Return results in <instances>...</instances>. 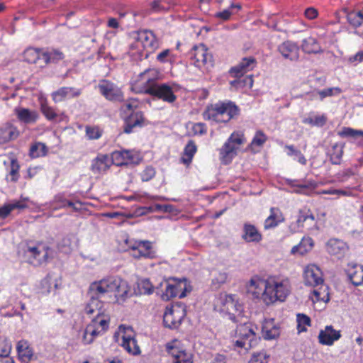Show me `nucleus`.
<instances>
[{
	"instance_id": "nucleus-1",
	"label": "nucleus",
	"mask_w": 363,
	"mask_h": 363,
	"mask_svg": "<svg viewBox=\"0 0 363 363\" xmlns=\"http://www.w3.org/2000/svg\"><path fill=\"white\" fill-rule=\"evenodd\" d=\"M247 290L253 298H262L267 305H269L277 301H284L290 294L291 284L288 279L269 277L264 279L255 276L247 284Z\"/></svg>"
},
{
	"instance_id": "nucleus-2",
	"label": "nucleus",
	"mask_w": 363,
	"mask_h": 363,
	"mask_svg": "<svg viewBox=\"0 0 363 363\" xmlns=\"http://www.w3.org/2000/svg\"><path fill=\"white\" fill-rule=\"evenodd\" d=\"M238 114V106L232 102H228L208 106L203 113V116L205 120L216 123H227Z\"/></svg>"
},
{
	"instance_id": "nucleus-3",
	"label": "nucleus",
	"mask_w": 363,
	"mask_h": 363,
	"mask_svg": "<svg viewBox=\"0 0 363 363\" xmlns=\"http://www.w3.org/2000/svg\"><path fill=\"white\" fill-rule=\"evenodd\" d=\"M143 92L169 104L174 103L177 99L172 86L164 83L159 84L155 78L150 77L146 79Z\"/></svg>"
},
{
	"instance_id": "nucleus-4",
	"label": "nucleus",
	"mask_w": 363,
	"mask_h": 363,
	"mask_svg": "<svg viewBox=\"0 0 363 363\" xmlns=\"http://www.w3.org/2000/svg\"><path fill=\"white\" fill-rule=\"evenodd\" d=\"M235 333L238 337L234 344L235 347L243 348L245 351H248L257 344L259 338L248 324L238 325Z\"/></svg>"
},
{
	"instance_id": "nucleus-5",
	"label": "nucleus",
	"mask_w": 363,
	"mask_h": 363,
	"mask_svg": "<svg viewBox=\"0 0 363 363\" xmlns=\"http://www.w3.org/2000/svg\"><path fill=\"white\" fill-rule=\"evenodd\" d=\"M245 141L242 133L234 132L220 150V160L225 164L230 163L237 155L239 146Z\"/></svg>"
},
{
	"instance_id": "nucleus-6",
	"label": "nucleus",
	"mask_w": 363,
	"mask_h": 363,
	"mask_svg": "<svg viewBox=\"0 0 363 363\" xmlns=\"http://www.w3.org/2000/svg\"><path fill=\"white\" fill-rule=\"evenodd\" d=\"M164 285L165 291L162 293L161 297L164 301H169L172 298L179 297L183 298L186 296L187 286L186 280L174 281L173 283H169L166 281L160 284V287Z\"/></svg>"
},
{
	"instance_id": "nucleus-7",
	"label": "nucleus",
	"mask_w": 363,
	"mask_h": 363,
	"mask_svg": "<svg viewBox=\"0 0 363 363\" xmlns=\"http://www.w3.org/2000/svg\"><path fill=\"white\" fill-rule=\"evenodd\" d=\"M186 315L184 308L179 306L167 308L163 315V323L165 327L177 328Z\"/></svg>"
},
{
	"instance_id": "nucleus-8",
	"label": "nucleus",
	"mask_w": 363,
	"mask_h": 363,
	"mask_svg": "<svg viewBox=\"0 0 363 363\" xmlns=\"http://www.w3.org/2000/svg\"><path fill=\"white\" fill-rule=\"evenodd\" d=\"M235 297V295L228 294L225 295L221 300V311L227 313L229 316V319L233 322H237V316L239 315L242 311V306L238 303Z\"/></svg>"
},
{
	"instance_id": "nucleus-9",
	"label": "nucleus",
	"mask_w": 363,
	"mask_h": 363,
	"mask_svg": "<svg viewBox=\"0 0 363 363\" xmlns=\"http://www.w3.org/2000/svg\"><path fill=\"white\" fill-rule=\"evenodd\" d=\"M118 279L119 277H108L99 282L92 283L89 286L91 288V293L102 296L106 293L114 292L116 289Z\"/></svg>"
},
{
	"instance_id": "nucleus-10",
	"label": "nucleus",
	"mask_w": 363,
	"mask_h": 363,
	"mask_svg": "<svg viewBox=\"0 0 363 363\" xmlns=\"http://www.w3.org/2000/svg\"><path fill=\"white\" fill-rule=\"evenodd\" d=\"M101 94L108 100L122 101L123 95L121 90L108 81H102L98 86Z\"/></svg>"
},
{
	"instance_id": "nucleus-11",
	"label": "nucleus",
	"mask_w": 363,
	"mask_h": 363,
	"mask_svg": "<svg viewBox=\"0 0 363 363\" xmlns=\"http://www.w3.org/2000/svg\"><path fill=\"white\" fill-rule=\"evenodd\" d=\"M192 57L194 59V65L199 68L203 66H213V57L208 53V49L203 44L194 48Z\"/></svg>"
},
{
	"instance_id": "nucleus-12",
	"label": "nucleus",
	"mask_w": 363,
	"mask_h": 363,
	"mask_svg": "<svg viewBox=\"0 0 363 363\" xmlns=\"http://www.w3.org/2000/svg\"><path fill=\"white\" fill-rule=\"evenodd\" d=\"M87 295L89 297V301L85 306V313L87 315H94V317L95 315L105 313L104 310L103 309L104 303L99 300L101 296L99 294H92L91 293L90 287L89 289Z\"/></svg>"
},
{
	"instance_id": "nucleus-13",
	"label": "nucleus",
	"mask_w": 363,
	"mask_h": 363,
	"mask_svg": "<svg viewBox=\"0 0 363 363\" xmlns=\"http://www.w3.org/2000/svg\"><path fill=\"white\" fill-rule=\"evenodd\" d=\"M135 38L138 44L140 43L144 49H147L148 52H153L158 47V42L152 32L143 30L137 33Z\"/></svg>"
},
{
	"instance_id": "nucleus-14",
	"label": "nucleus",
	"mask_w": 363,
	"mask_h": 363,
	"mask_svg": "<svg viewBox=\"0 0 363 363\" xmlns=\"http://www.w3.org/2000/svg\"><path fill=\"white\" fill-rule=\"evenodd\" d=\"M304 283L311 286H317L323 283L322 273L320 269L315 265L306 267L304 271Z\"/></svg>"
},
{
	"instance_id": "nucleus-15",
	"label": "nucleus",
	"mask_w": 363,
	"mask_h": 363,
	"mask_svg": "<svg viewBox=\"0 0 363 363\" xmlns=\"http://www.w3.org/2000/svg\"><path fill=\"white\" fill-rule=\"evenodd\" d=\"M167 350L174 357L173 363H193L192 354L176 345L168 344Z\"/></svg>"
},
{
	"instance_id": "nucleus-16",
	"label": "nucleus",
	"mask_w": 363,
	"mask_h": 363,
	"mask_svg": "<svg viewBox=\"0 0 363 363\" xmlns=\"http://www.w3.org/2000/svg\"><path fill=\"white\" fill-rule=\"evenodd\" d=\"M256 65V60L253 57H245L242 61L235 67H233L230 73L235 77H240L245 73L252 70Z\"/></svg>"
},
{
	"instance_id": "nucleus-17",
	"label": "nucleus",
	"mask_w": 363,
	"mask_h": 363,
	"mask_svg": "<svg viewBox=\"0 0 363 363\" xmlns=\"http://www.w3.org/2000/svg\"><path fill=\"white\" fill-rule=\"evenodd\" d=\"M278 50L285 59L296 61L299 57V48L293 42H284L279 46Z\"/></svg>"
},
{
	"instance_id": "nucleus-18",
	"label": "nucleus",
	"mask_w": 363,
	"mask_h": 363,
	"mask_svg": "<svg viewBox=\"0 0 363 363\" xmlns=\"http://www.w3.org/2000/svg\"><path fill=\"white\" fill-rule=\"evenodd\" d=\"M340 337V331L334 330L331 325H328L325 328V330H320L318 340L319 342L322 345H332Z\"/></svg>"
},
{
	"instance_id": "nucleus-19",
	"label": "nucleus",
	"mask_w": 363,
	"mask_h": 363,
	"mask_svg": "<svg viewBox=\"0 0 363 363\" xmlns=\"http://www.w3.org/2000/svg\"><path fill=\"white\" fill-rule=\"evenodd\" d=\"M128 331L130 333L133 332L130 328L127 329V331L125 332V335L122 337L121 346L130 354L133 355L139 354L140 350L137 340L131 334H128Z\"/></svg>"
},
{
	"instance_id": "nucleus-20",
	"label": "nucleus",
	"mask_w": 363,
	"mask_h": 363,
	"mask_svg": "<svg viewBox=\"0 0 363 363\" xmlns=\"http://www.w3.org/2000/svg\"><path fill=\"white\" fill-rule=\"evenodd\" d=\"M50 250L49 247L38 245V246H28L26 253L36 259L39 263H42L43 262H47Z\"/></svg>"
},
{
	"instance_id": "nucleus-21",
	"label": "nucleus",
	"mask_w": 363,
	"mask_h": 363,
	"mask_svg": "<svg viewBox=\"0 0 363 363\" xmlns=\"http://www.w3.org/2000/svg\"><path fill=\"white\" fill-rule=\"evenodd\" d=\"M80 94V90L76 89L73 87H62L56 91H54L52 96L53 101L55 103H58L66 99L78 96Z\"/></svg>"
},
{
	"instance_id": "nucleus-22",
	"label": "nucleus",
	"mask_w": 363,
	"mask_h": 363,
	"mask_svg": "<svg viewBox=\"0 0 363 363\" xmlns=\"http://www.w3.org/2000/svg\"><path fill=\"white\" fill-rule=\"evenodd\" d=\"M262 335L266 340H273L280 335V328L274 323V319L265 320L262 325Z\"/></svg>"
},
{
	"instance_id": "nucleus-23",
	"label": "nucleus",
	"mask_w": 363,
	"mask_h": 363,
	"mask_svg": "<svg viewBox=\"0 0 363 363\" xmlns=\"http://www.w3.org/2000/svg\"><path fill=\"white\" fill-rule=\"evenodd\" d=\"M347 250L345 242L338 239H330L327 243V251L328 253L340 257Z\"/></svg>"
},
{
	"instance_id": "nucleus-24",
	"label": "nucleus",
	"mask_w": 363,
	"mask_h": 363,
	"mask_svg": "<svg viewBox=\"0 0 363 363\" xmlns=\"http://www.w3.org/2000/svg\"><path fill=\"white\" fill-rule=\"evenodd\" d=\"M284 220L281 211L278 208H271L270 215L265 220L264 227L265 229L273 228Z\"/></svg>"
},
{
	"instance_id": "nucleus-25",
	"label": "nucleus",
	"mask_w": 363,
	"mask_h": 363,
	"mask_svg": "<svg viewBox=\"0 0 363 363\" xmlns=\"http://www.w3.org/2000/svg\"><path fill=\"white\" fill-rule=\"evenodd\" d=\"M144 122V118L142 112L137 111L130 114L125 121L123 132L125 133H130L133 128L137 126L141 127Z\"/></svg>"
},
{
	"instance_id": "nucleus-26",
	"label": "nucleus",
	"mask_w": 363,
	"mask_h": 363,
	"mask_svg": "<svg viewBox=\"0 0 363 363\" xmlns=\"http://www.w3.org/2000/svg\"><path fill=\"white\" fill-rule=\"evenodd\" d=\"M23 60L28 63L35 64L40 67L41 61L43 60V52L38 49L29 48L23 52Z\"/></svg>"
},
{
	"instance_id": "nucleus-27",
	"label": "nucleus",
	"mask_w": 363,
	"mask_h": 363,
	"mask_svg": "<svg viewBox=\"0 0 363 363\" xmlns=\"http://www.w3.org/2000/svg\"><path fill=\"white\" fill-rule=\"evenodd\" d=\"M19 135V132L16 127L11 124H6L0 128V144H4L9 140H14Z\"/></svg>"
},
{
	"instance_id": "nucleus-28",
	"label": "nucleus",
	"mask_w": 363,
	"mask_h": 363,
	"mask_svg": "<svg viewBox=\"0 0 363 363\" xmlns=\"http://www.w3.org/2000/svg\"><path fill=\"white\" fill-rule=\"evenodd\" d=\"M352 268L347 271L350 280L354 286L363 284V266L356 264H351Z\"/></svg>"
},
{
	"instance_id": "nucleus-29",
	"label": "nucleus",
	"mask_w": 363,
	"mask_h": 363,
	"mask_svg": "<svg viewBox=\"0 0 363 363\" xmlns=\"http://www.w3.org/2000/svg\"><path fill=\"white\" fill-rule=\"evenodd\" d=\"M15 113L19 121L27 124L35 123L38 117L37 112L26 108H16Z\"/></svg>"
},
{
	"instance_id": "nucleus-30",
	"label": "nucleus",
	"mask_w": 363,
	"mask_h": 363,
	"mask_svg": "<svg viewBox=\"0 0 363 363\" xmlns=\"http://www.w3.org/2000/svg\"><path fill=\"white\" fill-rule=\"evenodd\" d=\"M62 52L58 50H52L43 52V60L41 61L40 68L45 67L49 63H57L64 58Z\"/></svg>"
},
{
	"instance_id": "nucleus-31",
	"label": "nucleus",
	"mask_w": 363,
	"mask_h": 363,
	"mask_svg": "<svg viewBox=\"0 0 363 363\" xmlns=\"http://www.w3.org/2000/svg\"><path fill=\"white\" fill-rule=\"evenodd\" d=\"M151 249V242L148 241H140L131 247L132 255L135 258L148 257Z\"/></svg>"
},
{
	"instance_id": "nucleus-32",
	"label": "nucleus",
	"mask_w": 363,
	"mask_h": 363,
	"mask_svg": "<svg viewBox=\"0 0 363 363\" xmlns=\"http://www.w3.org/2000/svg\"><path fill=\"white\" fill-rule=\"evenodd\" d=\"M17 352L19 359L24 362H28L33 356L32 349L29 347L27 341L21 340L17 344Z\"/></svg>"
},
{
	"instance_id": "nucleus-33",
	"label": "nucleus",
	"mask_w": 363,
	"mask_h": 363,
	"mask_svg": "<svg viewBox=\"0 0 363 363\" xmlns=\"http://www.w3.org/2000/svg\"><path fill=\"white\" fill-rule=\"evenodd\" d=\"M243 230L244 233L242 237L247 242H258L262 240V235L255 225L245 224Z\"/></svg>"
},
{
	"instance_id": "nucleus-34",
	"label": "nucleus",
	"mask_w": 363,
	"mask_h": 363,
	"mask_svg": "<svg viewBox=\"0 0 363 363\" xmlns=\"http://www.w3.org/2000/svg\"><path fill=\"white\" fill-rule=\"evenodd\" d=\"M301 48L303 52L306 53H318L322 52L321 48L318 40L313 38L308 37L302 41Z\"/></svg>"
},
{
	"instance_id": "nucleus-35",
	"label": "nucleus",
	"mask_w": 363,
	"mask_h": 363,
	"mask_svg": "<svg viewBox=\"0 0 363 363\" xmlns=\"http://www.w3.org/2000/svg\"><path fill=\"white\" fill-rule=\"evenodd\" d=\"M109 322L110 318L108 315L104 313L95 315L89 325H92L93 326L94 325V328L104 333L108 328Z\"/></svg>"
},
{
	"instance_id": "nucleus-36",
	"label": "nucleus",
	"mask_w": 363,
	"mask_h": 363,
	"mask_svg": "<svg viewBox=\"0 0 363 363\" xmlns=\"http://www.w3.org/2000/svg\"><path fill=\"white\" fill-rule=\"evenodd\" d=\"M289 184L291 186H294L296 188V189L294 190V192L297 194H309L311 191L315 189L316 187V184L314 182L309 181V182H305L301 184H298L295 181H290Z\"/></svg>"
},
{
	"instance_id": "nucleus-37",
	"label": "nucleus",
	"mask_w": 363,
	"mask_h": 363,
	"mask_svg": "<svg viewBox=\"0 0 363 363\" xmlns=\"http://www.w3.org/2000/svg\"><path fill=\"white\" fill-rule=\"evenodd\" d=\"M313 243L311 238H303L299 243V245H296L292 247L291 252V254L298 253L301 255H304L309 250H311L313 247Z\"/></svg>"
},
{
	"instance_id": "nucleus-38",
	"label": "nucleus",
	"mask_w": 363,
	"mask_h": 363,
	"mask_svg": "<svg viewBox=\"0 0 363 363\" xmlns=\"http://www.w3.org/2000/svg\"><path fill=\"white\" fill-rule=\"evenodd\" d=\"M310 220V224H313L315 218L312 212L307 208L301 209L298 212L297 223L298 226H305L306 221Z\"/></svg>"
},
{
	"instance_id": "nucleus-39",
	"label": "nucleus",
	"mask_w": 363,
	"mask_h": 363,
	"mask_svg": "<svg viewBox=\"0 0 363 363\" xmlns=\"http://www.w3.org/2000/svg\"><path fill=\"white\" fill-rule=\"evenodd\" d=\"M26 207L25 203H23L20 201H16L12 203H9L3 206L0 208V218H5L7 217L9 213L15 208L23 209Z\"/></svg>"
},
{
	"instance_id": "nucleus-40",
	"label": "nucleus",
	"mask_w": 363,
	"mask_h": 363,
	"mask_svg": "<svg viewBox=\"0 0 363 363\" xmlns=\"http://www.w3.org/2000/svg\"><path fill=\"white\" fill-rule=\"evenodd\" d=\"M47 150V147L44 143H36L30 147V156L33 158L45 156Z\"/></svg>"
},
{
	"instance_id": "nucleus-41",
	"label": "nucleus",
	"mask_w": 363,
	"mask_h": 363,
	"mask_svg": "<svg viewBox=\"0 0 363 363\" xmlns=\"http://www.w3.org/2000/svg\"><path fill=\"white\" fill-rule=\"evenodd\" d=\"M129 292V286L127 282L121 278H119L118 281L116 285V289L115 290V296L121 297V298H125Z\"/></svg>"
},
{
	"instance_id": "nucleus-42",
	"label": "nucleus",
	"mask_w": 363,
	"mask_h": 363,
	"mask_svg": "<svg viewBox=\"0 0 363 363\" xmlns=\"http://www.w3.org/2000/svg\"><path fill=\"white\" fill-rule=\"evenodd\" d=\"M196 150L197 148L195 143L192 140H190L184 148V155L186 157H182L183 162L185 164L190 163Z\"/></svg>"
},
{
	"instance_id": "nucleus-43",
	"label": "nucleus",
	"mask_w": 363,
	"mask_h": 363,
	"mask_svg": "<svg viewBox=\"0 0 363 363\" xmlns=\"http://www.w3.org/2000/svg\"><path fill=\"white\" fill-rule=\"evenodd\" d=\"M138 289L140 294H152L154 291V286L148 279H143L138 283Z\"/></svg>"
},
{
	"instance_id": "nucleus-44",
	"label": "nucleus",
	"mask_w": 363,
	"mask_h": 363,
	"mask_svg": "<svg viewBox=\"0 0 363 363\" xmlns=\"http://www.w3.org/2000/svg\"><path fill=\"white\" fill-rule=\"evenodd\" d=\"M125 157V164H138L141 161V157L140 155L135 152L130 150H124Z\"/></svg>"
},
{
	"instance_id": "nucleus-45",
	"label": "nucleus",
	"mask_w": 363,
	"mask_h": 363,
	"mask_svg": "<svg viewBox=\"0 0 363 363\" xmlns=\"http://www.w3.org/2000/svg\"><path fill=\"white\" fill-rule=\"evenodd\" d=\"M227 279L228 274L226 272H218L213 277L211 285L214 289H217L220 288L222 284L225 283Z\"/></svg>"
},
{
	"instance_id": "nucleus-46",
	"label": "nucleus",
	"mask_w": 363,
	"mask_h": 363,
	"mask_svg": "<svg viewBox=\"0 0 363 363\" xmlns=\"http://www.w3.org/2000/svg\"><path fill=\"white\" fill-rule=\"evenodd\" d=\"M310 325L311 319L308 315L302 313L297 315V328L298 332L306 331V326H309Z\"/></svg>"
},
{
	"instance_id": "nucleus-47",
	"label": "nucleus",
	"mask_w": 363,
	"mask_h": 363,
	"mask_svg": "<svg viewBox=\"0 0 363 363\" xmlns=\"http://www.w3.org/2000/svg\"><path fill=\"white\" fill-rule=\"evenodd\" d=\"M112 163L116 166H123L125 164V157L124 150L114 151L111 154Z\"/></svg>"
},
{
	"instance_id": "nucleus-48",
	"label": "nucleus",
	"mask_w": 363,
	"mask_h": 363,
	"mask_svg": "<svg viewBox=\"0 0 363 363\" xmlns=\"http://www.w3.org/2000/svg\"><path fill=\"white\" fill-rule=\"evenodd\" d=\"M347 21L353 28H358L362 26L358 11L349 12L347 15Z\"/></svg>"
},
{
	"instance_id": "nucleus-49",
	"label": "nucleus",
	"mask_w": 363,
	"mask_h": 363,
	"mask_svg": "<svg viewBox=\"0 0 363 363\" xmlns=\"http://www.w3.org/2000/svg\"><path fill=\"white\" fill-rule=\"evenodd\" d=\"M340 135L342 137L357 138L359 137H363V130H354L351 128H344L341 133H340Z\"/></svg>"
},
{
	"instance_id": "nucleus-50",
	"label": "nucleus",
	"mask_w": 363,
	"mask_h": 363,
	"mask_svg": "<svg viewBox=\"0 0 363 363\" xmlns=\"http://www.w3.org/2000/svg\"><path fill=\"white\" fill-rule=\"evenodd\" d=\"M285 148L289 150L288 155L296 156L298 158V162L301 164H306L307 160L300 150L296 149L293 145H286Z\"/></svg>"
},
{
	"instance_id": "nucleus-51",
	"label": "nucleus",
	"mask_w": 363,
	"mask_h": 363,
	"mask_svg": "<svg viewBox=\"0 0 363 363\" xmlns=\"http://www.w3.org/2000/svg\"><path fill=\"white\" fill-rule=\"evenodd\" d=\"M86 135L89 140H96L101 136V131L98 127L86 126Z\"/></svg>"
},
{
	"instance_id": "nucleus-52",
	"label": "nucleus",
	"mask_w": 363,
	"mask_h": 363,
	"mask_svg": "<svg viewBox=\"0 0 363 363\" xmlns=\"http://www.w3.org/2000/svg\"><path fill=\"white\" fill-rule=\"evenodd\" d=\"M11 344L6 339L0 338V356L9 357L11 352Z\"/></svg>"
},
{
	"instance_id": "nucleus-53",
	"label": "nucleus",
	"mask_w": 363,
	"mask_h": 363,
	"mask_svg": "<svg viewBox=\"0 0 363 363\" xmlns=\"http://www.w3.org/2000/svg\"><path fill=\"white\" fill-rule=\"evenodd\" d=\"M343 151L342 148H339L337 145L333 146V152L330 155V162L333 164H340Z\"/></svg>"
},
{
	"instance_id": "nucleus-54",
	"label": "nucleus",
	"mask_w": 363,
	"mask_h": 363,
	"mask_svg": "<svg viewBox=\"0 0 363 363\" xmlns=\"http://www.w3.org/2000/svg\"><path fill=\"white\" fill-rule=\"evenodd\" d=\"M267 136L264 135V133L261 131V130H259L256 133L252 143H251V145L253 146V145H256V146H262L267 140Z\"/></svg>"
},
{
	"instance_id": "nucleus-55",
	"label": "nucleus",
	"mask_w": 363,
	"mask_h": 363,
	"mask_svg": "<svg viewBox=\"0 0 363 363\" xmlns=\"http://www.w3.org/2000/svg\"><path fill=\"white\" fill-rule=\"evenodd\" d=\"M19 164L16 160L12 159L11 161V170L10 174L11 176V181L16 182L18 179Z\"/></svg>"
},
{
	"instance_id": "nucleus-56",
	"label": "nucleus",
	"mask_w": 363,
	"mask_h": 363,
	"mask_svg": "<svg viewBox=\"0 0 363 363\" xmlns=\"http://www.w3.org/2000/svg\"><path fill=\"white\" fill-rule=\"evenodd\" d=\"M268 356L264 352L254 353L249 363H267Z\"/></svg>"
},
{
	"instance_id": "nucleus-57",
	"label": "nucleus",
	"mask_w": 363,
	"mask_h": 363,
	"mask_svg": "<svg viewBox=\"0 0 363 363\" xmlns=\"http://www.w3.org/2000/svg\"><path fill=\"white\" fill-rule=\"evenodd\" d=\"M341 89L339 87L328 88L318 91V94L320 96L321 99L331 96L334 94H339L341 93Z\"/></svg>"
},
{
	"instance_id": "nucleus-58",
	"label": "nucleus",
	"mask_w": 363,
	"mask_h": 363,
	"mask_svg": "<svg viewBox=\"0 0 363 363\" xmlns=\"http://www.w3.org/2000/svg\"><path fill=\"white\" fill-rule=\"evenodd\" d=\"M41 111L46 118L50 121L54 120L57 117V113L55 112L54 109L46 104L41 106Z\"/></svg>"
},
{
	"instance_id": "nucleus-59",
	"label": "nucleus",
	"mask_w": 363,
	"mask_h": 363,
	"mask_svg": "<svg viewBox=\"0 0 363 363\" xmlns=\"http://www.w3.org/2000/svg\"><path fill=\"white\" fill-rule=\"evenodd\" d=\"M231 85L235 86L236 87L244 86L248 84L250 87L252 86L253 80L252 76L247 77L245 79H235L230 82Z\"/></svg>"
},
{
	"instance_id": "nucleus-60",
	"label": "nucleus",
	"mask_w": 363,
	"mask_h": 363,
	"mask_svg": "<svg viewBox=\"0 0 363 363\" xmlns=\"http://www.w3.org/2000/svg\"><path fill=\"white\" fill-rule=\"evenodd\" d=\"M155 175V169L151 167H147L142 173V180L144 182H147L153 178Z\"/></svg>"
},
{
	"instance_id": "nucleus-61",
	"label": "nucleus",
	"mask_w": 363,
	"mask_h": 363,
	"mask_svg": "<svg viewBox=\"0 0 363 363\" xmlns=\"http://www.w3.org/2000/svg\"><path fill=\"white\" fill-rule=\"evenodd\" d=\"M326 117L323 115L315 116L309 119V123L313 125L323 126L326 123Z\"/></svg>"
},
{
	"instance_id": "nucleus-62",
	"label": "nucleus",
	"mask_w": 363,
	"mask_h": 363,
	"mask_svg": "<svg viewBox=\"0 0 363 363\" xmlns=\"http://www.w3.org/2000/svg\"><path fill=\"white\" fill-rule=\"evenodd\" d=\"M86 335L87 334H89L90 335V337H92V342L94 341V338L102 334L103 332L100 331L99 330H98L97 328H94V325L93 326L92 325H87V326L86 327Z\"/></svg>"
},
{
	"instance_id": "nucleus-63",
	"label": "nucleus",
	"mask_w": 363,
	"mask_h": 363,
	"mask_svg": "<svg viewBox=\"0 0 363 363\" xmlns=\"http://www.w3.org/2000/svg\"><path fill=\"white\" fill-rule=\"evenodd\" d=\"M233 14V11L229 8L228 9L223 10V11L218 12L215 14L216 18H220L223 21H227L230 18V16Z\"/></svg>"
},
{
	"instance_id": "nucleus-64",
	"label": "nucleus",
	"mask_w": 363,
	"mask_h": 363,
	"mask_svg": "<svg viewBox=\"0 0 363 363\" xmlns=\"http://www.w3.org/2000/svg\"><path fill=\"white\" fill-rule=\"evenodd\" d=\"M318 11L313 7L306 9L304 13L305 16L310 20L315 18L318 16Z\"/></svg>"
}]
</instances>
